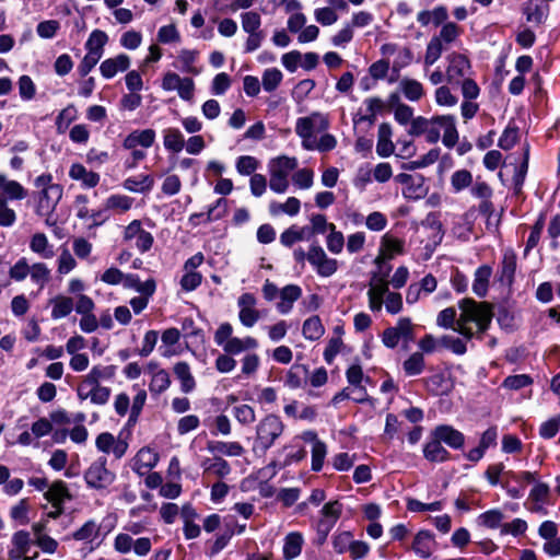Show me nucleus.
Segmentation results:
<instances>
[{
  "mask_svg": "<svg viewBox=\"0 0 560 560\" xmlns=\"http://www.w3.org/2000/svg\"><path fill=\"white\" fill-rule=\"evenodd\" d=\"M329 128L328 116L320 112H313L295 121V133L300 137L305 150L328 152L336 148L337 139L327 133Z\"/></svg>",
  "mask_w": 560,
  "mask_h": 560,
  "instance_id": "obj_1",
  "label": "nucleus"
},
{
  "mask_svg": "<svg viewBox=\"0 0 560 560\" xmlns=\"http://www.w3.org/2000/svg\"><path fill=\"white\" fill-rule=\"evenodd\" d=\"M459 316L455 331L470 339L475 334H483L493 317L492 307L486 302L464 299L459 302Z\"/></svg>",
  "mask_w": 560,
  "mask_h": 560,
  "instance_id": "obj_2",
  "label": "nucleus"
},
{
  "mask_svg": "<svg viewBox=\"0 0 560 560\" xmlns=\"http://www.w3.org/2000/svg\"><path fill=\"white\" fill-rule=\"evenodd\" d=\"M436 127H442L443 129L442 142L445 147L453 148L458 142L459 136L455 118L451 115H439L431 118L413 117L408 133L411 136L424 135L428 142L436 143L439 141Z\"/></svg>",
  "mask_w": 560,
  "mask_h": 560,
  "instance_id": "obj_3",
  "label": "nucleus"
},
{
  "mask_svg": "<svg viewBox=\"0 0 560 560\" xmlns=\"http://www.w3.org/2000/svg\"><path fill=\"white\" fill-rule=\"evenodd\" d=\"M388 273L389 268L372 273L368 290L369 307L372 312H380L384 306L387 313L396 315L402 310V296L389 290Z\"/></svg>",
  "mask_w": 560,
  "mask_h": 560,
  "instance_id": "obj_4",
  "label": "nucleus"
},
{
  "mask_svg": "<svg viewBox=\"0 0 560 560\" xmlns=\"http://www.w3.org/2000/svg\"><path fill=\"white\" fill-rule=\"evenodd\" d=\"M37 189L35 197V212L45 219L48 226L56 224L52 219L54 212L63 196V187L52 182V175L49 173L37 176L34 180Z\"/></svg>",
  "mask_w": 560,
  "mask_h": 560,
  "instance_id": "obj_5",
  "label": "nucleus"
},
{
  "mask_svg": "<svg viewBox=\"0 0 560 560\" xmlns=\"http://www.w3.org/2000/svg\"><path fill=\"white\" fill-rule=\"evenodd\" d=\"M233 326L228 323H221L214 331L213 340L228 354H240L245 351L254 350L258 347V341L252 336L243 338L233 336Z\"/></svg>",
  "mask_w": 560,
  "mask_h": 560,
  "instance_id": "obj_6",
  "label": "nucleus"
},
{
  "mask_svg": "<svg viewBox=\"0 0 560 560\" xmlns=\"http://www.w3.org/2000/svg\"><path fill=\"white\" fill-rule=\"evenodd\" d=\"M298 167L294 156L279 155L268 162L269 186L277 194H284L289 188V176Z\"/></svg>",
  "mask_w": 560,
  "mask_h": 560,
  "instance_id": "obj_7",
  "label": "nucleus"
},
{
  "mask_svg": "<svg viewBox=\"0 0 560 560\" xmlns=\"http://www.w3.org/2000/svg\"><path fill=\"white\" fill-rule=\"evenodd\" d=\"M285 425L280 417L267 415L256 425L255 446L264 452L269 450L284 432Z\"/></svg>",
  "mask_w": 560,
  "mask_h": 560,
  "instance_id": "obj_8",
  "label": "nucleus"
},
{
  "mask_svg": "<svg viewBox=\"0 0 560 560\" xmlns=\"http://www.w3.org/2000/svg\"><path fill=\"white\" fill-rule=\"evenodd\" d=\"M382 57L388 60L392 71L399 73L401 69L408 67L413 59L411 49L407 46L385 43L380 48Z\"/></svg>",
  "mask_w": 560,
  "mask_h": 560,
  "instance_id": "obj_9",
  "label": "nucleus"
},
{
  "mask_svg": "<svg viewBox=\"0 0 560 560\" xmlns=\"http://www.w3.org/2000/svg\"><path fill=\"white\" fill-rule=\"evenodd\" d=\"M413 338V325L408 317H401L395 326L387 327L382 334V342L386 348L394 349L400 341Z\"/></svg>",
  "mask_w": 560,
  "mask_h": 560,
  "instance_id": "obj_10",
  "label": "nucleus"
},
{
  "mask_svg": "<svg viewBox=\"0 0 560 560\" xmlns=\"http://www.w3.org/2000/svg\"><path fill=\"white\" fill-rule=\"evenodd\" d=\"M115 551L118 553H129L131 550L139 556H147L152 548V542L149 537H140L136 540L128 533H118L113 542Z\"/></svg>",
  "mask_w": 560,
  "mask_h": 560,
  "instance_id": "obj_11",
  "label": "nucleus"
},
{
  "mask_svg": "<svg viewBox=\"0 0 560 560\" xmlns=\"http://www.w3.org/2000/svg\"><path fill=\"white\" fill-rule=\"evenodd\" d=\"M446 82L450 84H459L471 73V63L467 56L459 52H451L446 57Z\"/></svg>",
  "mask_w": 560,
  "mask_h": 560,
  "instance_id": "obj_12",
  "label": "nucleus"
},
{
  "mask_svg": "<svg viewBox=\"0 0 560 560\" xmlns=\"http://www.w3.org/2000/svg\"><path fill=\"white\" fill-rule=\"evenodd\" d=\"M395 180L402 186V195L408 199H421L428 192L425 178L422 175L400 173Z\"/></svg>",
  "mask_w": 560,
  "mask_h": 560,
  "instance_id": "obj_13",
  "label": "nucleus"
},
{
  "mask_svg": "<svg viewBox=\"0 0 560 560\" xmlns=\"http://www.w3.org/2000/svg\"><path fill=\"white\" fill-rule=\"evenodd\" d=\"M307 260L322 277H330L338 269V261L328 257L325 250L318 245L310 247L307 252Z\"/></svg>",
  "mask_w": 560,
  "mask_h": 560,
  "instance_id": "obj_14",
  "label": "nucleus"
},
{
  "mask_svg": "<svg viewBox=\"0 0 560 560\" xmlns=\"http://www.w3.org/2000/svg\"><path fill=\"white\" fill-rule=\"evenodd\" d=\"M84 479L90 487L104 489L114 481L115 475L106 468L105 459H98L86 469Z\"/></svg>",
  "mask_w": 560,
  "mask_h": 560,
  "instance_id": "obj_15",
  "label": "nucleus"
},
{
  "mask_svg": "<svg viewBox=\"0 0 560 560\" xmlns=\"http://www.w3.org/2000/svg\"><path fill=\"white\" fill-rule=\"evenodd\" d=\"M257 299L252 293H243L237 300L238 320L246 328L254 327L261 318L260 312L256 308Z\"/></svg>",
  "mask_w": 560,
  "mask_h": 560,
  "instance_id": "obj_16",
  "label": "nucleus"
},
{
  "mask_svg": "<svg viewBox=\"0 0 560 560\" xmlns=\"http://www.w3.org/2000/svg\"><path fill=\"white\" fill-rule=\"evenodd\" d=\"M323 518L317 524L320 542H324L342 513V504L339 501L326 503L322 511Z\"/></svg>",
  "mask_w": 560,
  "mask_h": 560,
  "instance_id": "obj_17",
  "label": "nucleus"
},
{
  "mask_svg": "<svg viewBox=\"0 0 560 560\" xmlns=\"http://www.w3.org/2000/svg\"><path fill=\"white\" fill-rule=\"evenodd\" d=\"M124 240L131 242L135 240V246L141 252H148L153 245V236L142 228L139 220L131 221L124 231Z\"/></svg>",
  "mask_w": 560,
  "mask_h": 560,
  "instance_id": "obj_18",
  "label": "nucleus"
},
{
  "mask_svg": "<svg viewBox=\"0 0 560 560\" xmlns=\"http://www.w3.org/2000/svg\"><path fill=\"white\" fill-rule=\"evenodd\" d=\"M404 242L388 233L384 234L381 240L378 254L374 259V264L378 266V270H384L383 264L393 259L395 256L402 254Z\"/></svg>",
  "mask_w": 560,
  "mask_h": 560,
  "instance_id": "obj_19",
  "label": "nucleus"
},
{
  "mask_svg": "<svg viewBox=\"0 0 560 560\" xmlns=\"http://www.w3.org/2000/svg\"><path fill=\"white\" fill-rule=\"evenodd\" d=\"M96 448L104 454H113L116 458H121L127 450L128 443L121 438H117L109 432H103L95 440Z\"/></svg>",
  "mask_w": 560,
  "mask_h": 560,
  "instance_id": "obj_20",
  "label": "nucleus"
},
{
  "mask_svg": "<svg viewBox=\"0 0 560 560\" xmlns=\"http://www.w3.org/2000/svg\"><path fill=\"white\" fill-rule=\"evenodd\" d=\"M54 429L52 422L42 417L32 423L31 429L22 432L18 438V443L23 446L33 445L35 441L47 436Z\"/></svg>",
  "mask_w": 560,
  "mask_h": 560,
  "instance_id": "obj_21",
  "label": "nucleus"
},
{
  "mask_svg": "<svg viewBox=\"0 0 560 560\" xmlns=\"http://www.w3.org/2000/svg\"><path fill=\"white\" fill-rule=\"evenodd\" d=\"M159 453L149 446L141 447L132 458V469L138 475L150 472L159 463Z\"/></svg>",
  "mask_w": 560,
  "mask_h": 560,
  "instance_id": "obj_22",
  "label": "nucleus"
},
{
  "mask_svg": "<svg viewBox=\"0 0 560 560\" xmlns=\"http://www.w3.org/2000/svg\"><path fill=\"white\" fill-rule=\"evenodd\" d=\"M114 373L115 371L113 366H104L100 364L94 365L78 385L77 393L91 388L102 387L100 382L103 380L112 378Z\"/></svg>",
  "mask_w": 560,
  "mask_h": 560,
  "instance_id": "obj_23",
  "label": "nucleus"
},
{
  "mask_svg": "<svg viewBox=\"0 0 560 560\" xmlns=\"http://www.w3.org/2000/svg\"><path fill=\"white\" fill-rule=\"evenodd\" d=\"M130 57L126 54H119L107 58L100 65V72L105 79H112L117 73L128 70L130 67Z\"/></svg>",
  "mask_w": 560,
  "mask_h": 560,
  "instance_id": "obj_24",
  "label": "nucleus"
},
{
  "mask_svg": "<svg viewBox=\"0 0 560 560\" xmlns=\"http://www.w3.org/2000/svg\"><path fill=\"white\" fill-rule=\"evenodd\" d=\"M411 548L419 558H430L435 549L434 535L428 530L418 532L413 537Z\"/></svg>",
  "mask_w": 560,
  "mask_h": 560,
  "instance_id": "obj_25",
  "label": "nucleus"
},
{
  "mask_svg": "<svg viewBox=\"0 0 560 560\" xmlns=\"http://www.w3.org/2000/svg\"><path fill=\"white\" fill-rule=\"evenodd\" d=\"M432 438H435L440 442H444L454 448H460L465 442V438L462 432L446 424L438 425L432 431Z\"/></svg>",
  "mask_w": 560,
  "mask_h": 560,
  "instance_id": "obj_26",
  "label": "nucleus"
},
{
  "mask_svg": "<svg viewBox=\"0 0 560 560\" xmlns=\"http://www.w3.org/2000/svg\"><path fill=\"white\" fill-rule=\"evenodd\" d=\"M155 138L156 133L153 129L135 130L125 138L122 147L125 149H136L138 147L148 149L152 147Z\"/></svg>",
  "mask_w": 560,
  "mask_h": 560,
  "instance_id": "obj_27",
  "label": "nucleus"
},
{
  "mask_svg": "<svg viewBox=\"0 0 560 560\" xmlns=\"http://www.w3.org/2000/svg\"><path fill=\"white\" fill-rule=\"evenodd\" d=\"M69 177L72 180L80 182L85 188H94L100 183V175L88 170L81 163H72L69 168Z\"/></svg>",
  "mask_w": 560,
  "mask_h": 560,
  "instance_id": "obj_28",
  "label": "nucleus"
},
{
  "mask_svg": "<svg viewBox=\"0 0 560 560\" xmlns=\"http://www.w3.org/2000/svg\"><path fill=\"white\" fill-rule=\"evenodd\" d=\"M0 196L5 200H23L27 196V190L21 183L0 173Z\"/></svg>",
  "mask_w": 560,
  "mask_h": 560,
  "instance_id": "obj_29",
  "label": "nucleus"
},
{
  "mask_svg": "<svg viewBox=\"0 0 560 560\" xmlns=\"http://www.w3.org/2000/svg\"><path fill=\"white\" fill-rule=\"evenodd\" d=\"M147 370L151 373V382L149 384L152 394H161L165 392L171 385V378L167 371L160 369L154 362H150Z\"/></svg>",
  "mask_w": 560,
  "mask_h": 560,
  "instance_id": "obj_30",
  "label": "nucleus"
},
{
  "mask_svg": "<svg viewBox=\"0 0 560 560\" xmlns=\"http://www.w3.org/2000/svg\"><path fill=\"white\" fill-rule=\"evenodd\" d=\"M393 130L392 126L387 122H382L378 126L377 131V143H376V153L382 158L390 156L395 151V145L392 140Z\"/></svg>",
  "mask_w": 560,
  "mask_h": 560,
  "instance_id": "obj_31",
  "label": "nucleus"
},
{
  "mask_svg": "<svg viewBox=\"0 0 560 560\" xmlns=\"http://www.w3.org/2000/svg\"><path fill=\"white\" fill-rule=\"evenodd\" d=\"M205 476L225 478L231 472L229 463L220 456L207 457L200 463Z\"/></svg>",
  "mask_w": 560,
  "mask_h": 560,
  "instance_id": "obj_32",
  "label": "nucleus"
},
{
  "mask_svg": "<svg viewBox=\"0 0 560 560\" xmlns=\"http://www.w3.org/2000/svg\"><path fill=\"white\" fill-rule=\"evenodd\" d=\"M427 388L434 395H447L454 387L450 373H436L425 380Z\"/></svg>",
  "mask_w": 560,
  "mask_h": 560,
  "instance_id": "obj_33",
  "label": "nucleus"
},
{
  "mask_svg": "<svg viewBox=\"0 0 560 560\" xmlns=\"http://www.w3.org/2000/svg\"><path fill=\"white\" fill-rule=\"evenodd\" d=\"M549 494L550 488L547 483L536 482L528 494V502L532 504L530 511L546 513L544 505L547 503Z\"/></svg>",
  "mask_w": 560,
  "mask_h": 560,
  "instance_id": "obj_34",
  "label": "nucleus"
},
{
  "mask_svg": "<svg viewBox=\"0 0 560 560\" xmlns=\"http://www.w3.org/2000/svg\"><path fill=\"white\" fill-rule=\"evenodd\" d=\"M30 249L43 259H51L55 256L54 245L49 242L46 234L42 232L34 233L31 236Z\"/></svg>",
  "mask_w": 560,
  "mask_h": 560,
  "instance_id": "obj_35",
  "label": "nucleus"
},
{
  "mask_svg": "<svg viewBox=\"0 0 560 560\" xmlns=\"http://www.w3.org/2000/svg\"><path fill=\"white\" fill-rule=\"evenodd\" d=\"M180 516L184 522V535L186 539H195L200 533V526L196 524V520L198 514L196 510L190 504H185L180 509Z\"/></svg>",
  "mask_w": 560,
  "mask_h": 560,
  "instance_id": "obj_36",
  "label": "nucleus"
},
{
  "mask_svg": "<svg viewBox=\"0 0 560 560\" xmlns=\"http://www.w3.org/2000/svg\"><path fill=\"white\" fill-rule=\"evenodd\" d=\"M108 39H109V37L106 34V32H104L102 30L92 31L85 42L86 52L102 59L104 51H105V46L107 45Z\"/></svg>",
  "mask_w": 560,
  "mask_h": 560,
  "instance_id": "obj_37",
  "label": "nucleus"
},
{
  "mask_svg": "<svg viewBox=\"0 0 560 560\" xmlns=\"http://www.w3.org/2000/svg\"><path fill=\"white\" fill-rule=\"evenodd\" d=\"M48 305L51 307V318L55 320L67 317L74 307L73 300L63 294L51 298Z\"/></svg>",
  "mask_w": 560,
  "mask_h": 560,
  "instance_id": "obj_38",
  "label": "nucleus"
},
{
  "mask_svg": "<svg viewBox=\"0 0 560 560\" xmlns=\"http://www.w3.org/2000/svg\"><path fill=\"white\" fill-rule=\"evenodd\" d=\"M45 499L51 503V505H62L65 501L72 499V495L68 489V486L62 480L54 481L44 494Z\"/></svg>",
  "mask_w": 560,
  "mask_h": 560,
  "instance_id": "obj_39",
  "label": "nucleus"
},
{
  "mask_svg": "<svg viewBox=\"0 0 560 560\" xmlns=\"http://www.w3.org/2000/svg\"><path fill=\"white\" fill-rule=\"evenodd\" d=\"M448 19L447 9L443 5L433 8L432 10H423L417 14V21L422 26L433 24L434 26L442 25Z\"/></svg>",
  "mask_w": 560,
  "mask_h": 560,
  "instance_id": "obj_40",
  "label": "nucleus"
},
{
  "mask_svg": "<svg viewBox=\"0 0 560 560\" xmlns=\"http://www.w3.org/2000/svg\"><path fill=\"white\" fill-rule=\"evenodd\" d=\"M399 90L410 102H418L425 95L423 84L412 78H402L399 82Z\"/></svg>",
  "mask_w": 560,
  "mask_h": 560,
  "instance_id": "obj_41",
  "label": "nucleus"
},
{
  "mask_svg": "<svg viewBox=\"0 0 560 560\" xmlns=\"http://www.w3.org/2000/svg\"><path fill=\"white\" fill-rule=\"evenodd\" d=\"M121 284L126 289H133L140 294L153 295L156 290L155 280L150 278L144 282H141L139 277L131 273H125L124 282Z\"/></svg>",
  "mask_w": 560,
  "mask_h": 560,
  "instance_id": "obj_42",
  "label": "nucleus"
},
{
  "mask_svg": "<svg viewBox=\"0 0 560 560\" xmlns=\"http://www.w3.org/2000/svg\"><path fill=\"white\" fill-rule=\"evenodd\" d=\"M308 369L304 364H293L285 374L284 384L291 389L304 386L307 382Z\"/></svg>",
  "mask_w": 560,
  "mask_h": 560,
  "instance_id": "obj_43",
  "label": "nucleus"
},
{
  "mask_svg": "<svg viewBox=\"0 0 560 560\" xmlns=\"http://www.w3.org/2000/svg\"><path fill=\"white\" fill-rule=\"evenodd\" d=\"M176 378L180 383V389L185 394L191 393L196 387V381L187 362H177L173 368Z\"/></svg>",
  "mask_w": 560,
  "mask_h": 560,
  "instance_id": "obj_44",
  "label": "nucleus"
},
{
  "mask_svg": "<svg viewBox=\"0 0 560 560\" xmlns=\"http://www.w3.org/2000/svg\"><path fill=\"white\" fill-rule=\"evenodd\" d=\"M280 301L277 308L281 314H287L292 310L293 303L300 299L302 290L300 287L289 284L280 291Z\"/></svg>",
  "mask_w": 560,
  "mask_h": 560,
  "instance_id": "obj_45",
  "label": "nucleus"
},
{
  "mask_svg": "<svg viewBox=\"0 0 560 560\" xmlns=\"http://www.w3.org/2000/svg\"><path fill=\"white\" fill-rule=\"evenodd\" d=\"M423 456L431 463H443L450 458V453L438 439L433 438L424 444Z\"/></svg>",
  "mask_w": 560,
  "mask_h": 560,
  "instance_id": "obj_46",
  "label": "nucleus"
},
{
  "mask_svg": "<svg viewBox=\"0 0 560 560\" xmlns=\"http://www.w3.org/2000/svg\"><path fill=\"white\" fill-rule=\"evenodd\" d=\"M133 206V198L121 195L113 194L106 198L104 202L105 210L112 211L117 214L128 212Z\"/></svg>",
  "mask_w": 560,
  "mask_h": 560,
  "instance_id": "obj_47",
  "label": "nucleus"
},
{
  "mask_svg": "<svg viewBox=\"0 0 560 560\" xmlns=\"http://www.w3.org/2000/svg\"><path fill=\"white\" fill-rule=\"evenodd\" d=\"M164 148L173 153H179L185 148V138L178 128H166L163 130Z\"/></svg>",
  "mask_w": 560,
  "mask_h": 560,
  "instance_id": "obj_48",
  "label": "nucleus"
},
{
  "mask_svg": "<svg viewBox=\"0 0 560 560\" xmlns=\"http://www.w3.org/2000/svg\"><path fill=\"white\" fill-rule=\"evenodd\" d=\"M122 186L128 191L144 194L150 191L154 186V178L151 175L141 174L126 178Z\"/></svg>",
  "mask_w": 560,
  "mask_h": 560,
  "instance_id": "obj_49",
  "label": "nucleus"
},
{
  "mask_svg": "<svg viewBox=\"0 0 560 560\" xmlns=\"http://www.w3.org/2000/svg\"><path fill=\"white\" fill-rule=\"evenodd\" d=\"M524 13L528 22L540 24L549 14V5L538 0H530L526 4Z\"/></svg>",
  "mask_w": 560,
  "mask_h": 560,
  "instance_id": "obj_50",
  "label": "nucleus"
},
{
  "mask_svg": "<svg viewBox=\"0 0 560 560\" xmlns=\"http://www.w3.org/2000/svg\"><path fill=\"white\" fill-rule=\"evenodd\" d=\"M31 548V537L27 532H16L12 537V548L9 551L11 559H21Z\"/></svg>",
  "mask_w": 560,
  "mask_h": 560,
  "instance_id": "obj_51",
  "label": "nucleus"
},
{
  "mask_svg": "<svg viewBox=\"0 0 560 560\" xmlns=\"http://www.w3.org/2000/svg\"><path fill=\"white\" fill-rule=\"evenodd\" d=\"M462 32L463 31L460 26L446 20V22L442 24L439 34L434 35L433 37L436 38L438 42H440L443 46L447 47L457 42L462 35Z\"/></svg>",
  "mask_w": 560,
  "mask_h": 560,
  "instance_id": "obj_52",
  "label": "nucleus"
},
{
  "mask_svg": "<svg viewBox=\"0 0 560 560\" xmlns=\"http://www.w3.org/2000/svg\"><path fill=\"white\" fill-rule=\"evenodd\" d=\"M491 275L492 269L487 265H483L476 270L472 291L477 296L482 298L487 294Z\"/></svg>",
  "mask_w": 560,
  "mask_h": 560,
  "instance_id": "obj_53",
  "label": "nucleus"
},
{
  "mask_svg": "<svg viewBox=\"0 0 560 560\" xmlns=\"http://www.w3.org/2000/svg\"><path fill=\"white\" fill-rule=\"evenodd\" d=\"M208 450L214 454L238 457L244 454V447L238 442H209Z\"/></svg>",
  "mask_w": 560,
  "mask_h": 560,
  "instance_id": "obj_54",
  "label": "nucleus"
},
{
  "mask_svg": "<svg viewBox=\"0 0 560 560\" xmlns=\"http://www.w3.org/2000/svg\"><path fill=\"white\" fill-rule=\"evenodd\" d=\"M304 539L300 533L293 532L285 536L283 544V557L285 560L296 558L302 550Z\"/></svg>",
  "mask_w": 560,
  "mask_h": 560,
  "instance_id": "obj_55",
  "label": "nucleus"
},
{
  "mask_svg": "<svg viewBox=\"0 0 560 560\" xmlns=\"http://www.w3.org/2000/svg\"><path fill=\"white\" fill-rule=\"evenodd\" d=\"M301 202L295 197H289L284 202L273 201L269 205V212L272 215L279 214H288V215H296L300 212Z\"/></svg>",
  "mask_w": 560,
  "mask_h": 560,
  "instance_id": "obj_56",
  "label": "nucleus"
},
{
  "mask_svg": "<svg viewBox=\"0 0 560 560\" xmlns=\"http://www.w3.org/2000/svg\"><path fill=\"white\" fill-rule=\"evenodd\" d=\"M283 73L278 68H268L261 74V86L267 93L275 92L282 83Z\"/></svg>",
  "mask_w": 560,
  "mask_h": 560,
  "instance_id": "obj_57",
  "label": "nucleus"
},
{
  "mask_svg": "<svg viewBox=\"0 0 560 560\" xmlns=\"http://www.w3.org/2000/svg\"><path fill=\"white\" fill-rule=\"evenodd\" d=\"M28 276L34 284L43 289L50 281L51 271L46 264L34 262L31 265Z\"/></svg>",
  "mask_w": 560,
  "mask_h": 560,
  "instance_id": "obj_58",
  "label": "nucleus"
},
{
  "mask_svg": "<svg viewBox=\"0 0 560 560\" xmlns=\"http://www.w3.org/2000/svg\"><path fill=\"white\" fill-rule=\"evenodd\" d=\"M77 394L81 400L89 399L94 405H104L109 399L110 389L108 387L102 386V387H96V388L78 392Z\"/></svg>",
  "mask_w": 560,
  "mask_h": 560,
  "instance_id": "obj_59",
  "label": "nucleus"
},
{
  "mask_svg": "<svg viewBox=\"0 0 560 560\" xmlns=\"http://www.w3.org/2000/svg\"><path fill=\"white\" fill-rule=\"evenodd\" d=\"M303 336L308 340H318L325 334V328L317 315L311 316L303 323Z\"/></svg>",
  "mask_w": 560,
  "mask_h": 560,
  "instance_id": "obj_60",
  "label": "nucleus"
},
{
  "mask_svg": "<svg viewBox=\"0 0 560 560\" xmlns=\"http://www.w3.org/2000/svg\"><path fill=\"white\" fill-rule=\"evenodd\" d=\"M89 198L85 195H78L74 199V206L77 209V217L81 220L88 221L91 225L97 224V215L98 213L90 210L88 207Z\"/></svg>",
  "mask_w": 560,
  "mask_h": 560,
  "instance_id": "obj_61",
  "label": "nucleus"
},
{
  "mask_svg": "<svg viewBox=\"0 0 560 560\" xmlns=\"http://www.w3.org/2000/svg\"><path fill=\"white\" fill-rule=\"evenodd\" d=\"M100 526L96 524L95 521L90 520L85 522L79 529H77L72 534V537L79 541L92 542L94 539L97 538Z\"/></svg>",
  "mask_w": 560,
  "mask_h": 560,
  "instance_id": "obj_62",
  "label": "nucleus"
},
{
  "mask_svg": "<svg viewBox=\"0 0 560 560\" xmlns=\"http://www.w3.org/2000/svg\"><path fill=\"white\" fill-rule=\"evenodd\" d=\"M281 456H282V458L278 459V465L280 467H285V466H290L294 463L301 462L305 457V451L302 447L295 448V447L284 446L282 448V451L279 452V457H281Z\"/></svg>",
  "mask_w": 560,
  "mask_h": 560,
  "instance_id": "obj_63",
  "label": "nucleus"
},
{
  "mask_svg": "<svg viewBox=\"0 0 560 560\" xmlns=\"http://www.w3.org/2000/svg\"><path fill=\"white\" fill-rule=\"evenodd\" d=\"M424 358L421 352H413L402 363V369L406 375L415 376L419 375L424 370Z\"/></svg>",
  "mask_w": 560,
  "mask_h": 560,
  "instance_id": "obj_64",
  "label": "nucleus"
}]
</instances>
